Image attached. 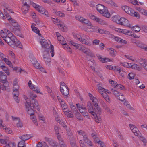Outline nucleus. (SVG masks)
<instances>
[{
    "label": "nucleus",
    "mask_w": 147,
    "mask_h": 147,
    "mask_svg": "<svg viewBox=\"0 0 147 147\" xmlns=\"http://www.w3.org/2000/svg\"><path fill=\"white\" fill-rule=\"evenodd\" d=\"M96 8L97 11L103 16L107 18L110 17V14L106 7L100 4H98L96 6Z\"/></svg>",
    "instance_id": "obj_1"
},
{
    "label": "nucleus",
    "mask_w": 147,
    "mask_h": 147,
    "mask_svg": "<svg viewBox=\"0 0 147 147\" xmlns=\"http://www.w3.org/2000/svg\"><path fill=\"white\" fill-rule=\"evenodd\" d=\"M60 91L65 98H67L69 94L68 87L63 82L60 83Z\"/></svg>",
    "instance_id": "obj_2"
},
{
    "label": "nucleus",
    "mask_w": 147,
    "mask_h": 147,
    "mask_svg": "<svg viewBox=\"0 0 147 147\" xmlns=\"http://www.w3.org/2000/svg\"><path fill=\"white\" fill-rule=\"evenodd\" d=\"M88 111L89 113H91L94 117V119L97 123L102 121V119L100 116L97 115L93 111L94 109L92 105L88 107Z\"/></svg>",
    "instance_id": "obj_3"
},
{
    "label": "nucleus",
    "mask_w": 147,
    "mask_h": 147,
    "mask_svg": "<svg viewBox=\"0 0 147 147\" xmlns=\"http://www.w3.org/2000/svg\"><path fill=\"white\" fill-rule=\"evenodd\" d=\"M23 5L22 8V10L24 14L26 13L29 9L30 5L31 4V0H23Z\"/></svg>",
    "instance_id": "obj_4"
},
{
    "label": "nucleus",
    "mask_w": 147,
    "mask_h": 147,
    "mask_svg": "<svg viewBox=\"0 0 147 147\" xmlns=\"http://www.w3.org/2000/svg\"><path fill=\"white\" fill-rule=\"evenodd\" d=\"M26 103L29 102L30 103V107H32L33 108H36L37 110H39V109L38 107V104L37 100L34 98H32L31 100L29 101V99L28 98L26 99Z\"/></svg>",
    "instance_id": "obj_5"
},
{
    "label": "nucleus",
    "mask_w": 147,
    "mask_h": 147,
    "mask_svg": "<svg viewBox=\"0 0 147 147\" xmlns=\"http://www.w3.org/2000/svg\"><path fill=\"white\" fill-rule=\"evenodd\" d=\"M77 132L80 135L83 136V140L89 146H91L92 145V142L88 139L87 134L85 132L82 130L78 131Z\"/></svg>",
    "instance_id": "obj_6"
},
{
    "label": "nucleus",
    "mask_w": 147,
    "mask_h": 147,
    "mask_svg": "<svg viewBox=\"0 0 147 147\" xmlns=\"http://www.w3.org/2000/svg\"><path fill=\"white\" fill-rule=\"evenodd\" d=\"M76 18L80 21L82 24H87L88 26H90V28H92V26L91 23L87 19H86L83 17L80 16H76Z\"/></svg>",
    "instance_id": "obj_7"
},
{
    "label": "nucleus",
    "mask_w": 147,
    "mask_h": 147,
    "mask_svg": "<svg viewBox=\"0 0 147 147\" xmlns=\"http://www.w3.org/2000/svg\"><path fill=\"white\" fill-rule=\"evenodd\" d=\"M30 103L29 102L25 103V106L26 107V110L27 111V113L30 116L34 115V111L33 109L34 108L30 107Z\"/></svg>",
    "instance_id": "obj_8"
},
{
    "label": "nucleus",
    "mask_w": 147,
    "mask_h": 147,
    "mask_svg": "<svg viewBox=\"0 0 147 147\" xmlns=\"http://www.w3.org/2000/svg\"><path fill=\"white\" fill-rule=\"evenodd\" d=\"M132 42L135 44L138 47L147 51V45L142 42L140 41H137L136 42L132 41Z\"/></svg>",
    "instance_id": "obj_9"
},
{
    "label": "nucleus",
    "mask_w": 147,
    "mask_h": 147,
    "mask_svg": "<svg viewBox=\"0 0 147 147\" xmlns=\"http://www.w3.org/2000/svg\"><path fill=\"white\" fill-rule=\"evenodd\" d=\"M120 25H124L129 28H131V25L129 24V21L124 18H120Z\"/></svg>",
    "instance_id": "obj_10"
},
{
    "label": "nucleus",
    "mask_w": 147,
    "mask_h": 147,
    "mask_svg": "<svg viewBox=\"0 0 147 147\" xmlns=\"http://www.w3.org/2000/svg\"><path fill=\"white\" fill-rule=\"evenodd\" d=\"M121 7L126 13L130 15L132 12L134 11L133 9L127 6H123Z\"/></svg>",
    "instance_id": "obj_11"
},
{
    "label": "nucleus",
    "mask_w": 147,
    "mask_h": 147,
    "mask_svg": "<svg viewBox=\"0 0 147 147\" xmlns=\"http://www.w3.org/2000/svg\"><path fill=\"white\" fill-rule=\"evenodd\" d=\"M68 134V136L70 137L69 138L70 141L71 146L72 147H77L75 139L73 137L72 134L70 133L69 134V133Z\"/></svg>",
    "instance_id": "obj_12"
},
{
    "label": "nucleus",
    "mask_w": 147,
    "mask_h": 147,
    "mask_svg": "<svg viewBox=\"0 0 147 147\" xmlns=\"http://www.w3.org/2000/svg\"><path fill=\"white\" fill-rule=\"evenodd\" d=\"M28 84L29 88L30 89H32L34 91L37 93H40V90L37 87L35 86L34 85L32 84L31 80L29 81Z\"/></svg>",
    "instance_id": "obj_13"
},
{
    "label": "nucleus",
    "mask_w": 147,
    "mask_h": 147,
    "mask_svg": "<svg viewBox=\"0 0 147 147\" xmlns=\"http://www.w3.org/2000/svg\"><path fill=\"white\" fill-rule=\"evenodd\" d=\"M2 83L3 85H0V89L1 88L3 90H6L9 89V84L7 81H6L5 82Z\"/></svg>",
    "instance_id": "obj_14"
},
{
    "label": "nucleus",
    "mask_w": 147,
    "mask_h": 147,
    "mask_svg": "<svg viewBox=\"0 0 147 147\" xmlns=\"http://www.w3.org/2000/svg\"><path fill=\"white\" fill-rule=\"evenodd\" d=\"M129 126L130 127L132 131L134 133V135L136 136H138L139 134L138 133V131H139L137 128L135 127L134 125L131 124H129Z\"/></svg>",
    "instance_id": "obj_15"
},
{
    "label": "nucleus",
    "mask_w": 147,
    "mask_h": 147,
    "mask_svg": "<svg viewBox=\"0 0 147 147\" xmlns=\"http://www.w3.org/2000/svg\"><path fill=\"white\" fill-rule=\"evenodd\" d=\"M42 39V40L40 41V43L42 47L46 49L49 48L50 47L49 45L47 40Z\"/></svg>",
    "instance_id": "obj_16"
},
{
    "label": "nucleus",
    "mask_w": 147,
    "mask_h": 147,
    "mask_svg": "<svg viewBox=\"0 0 147 147\" xmlns=\"http://www.w3.org/2000/svg\"><path fill=\"white\" fill-rule=\"evenodd\" d=\"M0 80H1L2 82H5L7 81V76L5 73L2 71H0Z\"/></svg>",
    "instance_id": "obj_17"
},
{
    "label": "nucleus",
    "mask_w": 147,
    "mask_h": 147,
    "mask_svg": "<svg viewBox=\"0 0 147 147\" xmlns=\"http://www.w3.org/2000/svg\"><path fill=\"white\" fill-rule=\"evenodd\" d=\"M31 61L32 64L36 68H38L40 67V64L38 63L36 59H32Z\"/></svg>",
    "instance_id": "obj_18"
},
{
    "label": "nucleus",
    "mask_w": 147,
    "mask_h": 147,
    "mask_svg": "<svg viewBox=\"0 0 147 147\" xmlns=\"http://www.w3.org/2000/svg\"><path fill=\"white\" fill-rule=\"evenodd\" d=\"M13 120V121L17 120L18 123H17L16 125L18 127H21L22 126V123L20 122V119L18 117H15L13 116H12Z\"/></svg>",
    "instance_id": "obj_19"
},
{
    "label": "nucleus",
    "mask_w": 147,
    "mask_h": 147,
    "mask_svg": "<svg viewBox=\"0 0 147 147\" xmlns=\"http://www.w3.org/2000/svg\"><path fill=\"white\" fill-rule=\"evenodd\" d=\"M8 20L11 24H12V25L14 27H18V26H19L17 22L14 19L12 18L11 17H10L8 19Z\"/></svg>",
    "instance_id": "obj_20"
},
{
    "label": "nucleus",
    "mask_w": 147,
    "mask_h": 147,
    "mask_svg": "<svg viewBox=\"0 0 147 147\" xmlns=\"http://www.w3.org/2000/svg\"><path fill=\"white\" fill-rule=\"evenodd\" d=\"M113 20L117 23L119 24L120 22V18L118 15H115L112 17Z\"/></svg>",
    "instance_id": "obj_21"
},
{
    "label": "nucleus",
    "mask_w": 147,
    "mask_h": 147,
    "mask_svg": "<svg viewBox=\"0 0 147 147\" xmlns=\"http://www.w3.org/2000/svg\"><path fill=\"white\" fill-rule=\"evenodd\" d=\"M30 138V135L27 134H24L22 136H20L19 137V138L20 139H21L22 140L24 141L27 140Z\"/></svg>",
    "instance_id": "obj_22"
},
{
    "label": "nucleus",
    "mask_w": 147,
    "mask_h": 147,
    "mask_svg": "<svg viewBox=\"0 0 147 147\" xmlns=\"http://www.w3.org/2000/svg\"><path fill=\"white\" fill-rule=\"evenodd\" d=\"M17 40V39L15 36H12V37H11V40L9 44V45L13 47L14 46L16 41Z\"/></svg>",
    "instance_id": "obj_23"
},
{
    "label": "nucleus",
    "mask_w": 147,
    "mask_h": 147,
    "mask_svg": "<svg viewBox=\"0 0 147 147\" xmlns=\"http://www.w3.org/2000/svg\"><path fill=\"white\" fill-rule=\"evenodd\" d=\"M58 41H59L63 45L66 44V41L64 37L62 36H60V37L57 39Z\"/></svg>",
    "instance_id": "obj_24"
},
{
    "label": "nucleus",
    "mask_w": 147,
    "mask_h": 147,
    "mask_svg": "<svg viewBox=\"0 0 147 147\" xmlns=\"http://www.w3.org/2000/svg\"><path fill=\"white\" fill-rule=\"evenodd\" d=\"M111 90L113 94L117 97L120 96V95L121 94V93L113 88H112Z\"/></svg>",
    "instance_id": "obj_25"
},
{
    "label": "nucleus",
    "mask_w": 147,
    "mask_h": 147,
    "mask_svg": "<svg viewBox=\"0 0 147 147\" xmlns=\"http://www.w3.org/2000/svg\"><path fill=\"white\" fill-rule=\"evenodd\" d=\"M109 49L110 55L112 57H115V51L116 52V51L113 48H109Z\"/></svg>",
    "instance_id": "obj_26"
},
{
    "label": "nucleus",
    "mask_w": 147,
    "mask_h": 147,
    "mask_svg": "<svg viewBox=\"0 0 147 147\" xmlns=\"http://www.w3.org/2000/svg\"><path fill=\"white\" fill-rule=\"evenodd\" d=\"M15 46L18 47L21 49H22L23 47V46L22 45V44L20 42V41H18L17 39L16 41L15 44L14 45V46H13V47H14Z\"/></svg>",
    "instance_id": "obj_27"
},
{
    "label": "nucleus",
    "mask_w": 147,
    "mask_h": 147,
    "mask_svg": "<svg viewBox=\"0 0 147 147\" xmlns=\"http://www.w3.org/2000/svg\"><path fill=\"white\" fill-rule=\"evenodd\" d=\"M130 16L136 17L138 19L140 18V15L137 12L135 11L134 10V11L132 12Z\"/></svg>",
    "instance_id": "obj_28"
},
{
    "label": "nucleus",
    "mask_w": 147,
    "mask_h": 147,
    "mask_svg": "<svg viewBox=\"0 0 147 147\" xmlns=\"http://www.w3.org/2000/svg\"><path fill=\"white\" fill-rule=\"evenodd\" d=\"M4 62L9 67H13V65L11 62L6 57L3 60Z\"/></svg>",
    "instance_id": "obj_29"
},
{
    "label": "nucleus",
    "mask_w": 147,
    "mask_h": 147,
    "mask_svg": "<svg viewBox=\"0 0 147 147\" xmlns=\"http://www.w3.org/2000/svg\"><path fill=\"white\" fill-rule=\"evenodd\" d=\"M97 22L102 25H107V23L105 21L99 18H97Z\"/></svg>",
    "instance_id": "obj_30"
},
{
    "label": "nucleus",
    "mask_w": 147,
    "mask_h": 147,
    "mask_svg": "<svg viewBox=\"0 0 147 147\" xmlns=\"http://www.w3.org/2000/svg\"><path fill=\"white\" fill-rule=\"evenodd\" d=\"M92 100L93 103V105L95 107L97 106L98 105V101L97 99L95 97H93Z\"/></svg>",
    "instance_id": "obj_31"
},
{
    "label": "nucleus",
    "mask_w": 147,
    "mask_h": 147,
    "mask_svg": "<svg viewBox=\"0 0 147 147\" xmlns=\"http://www.w3.org/2000/svg\"><path fill=\"white\" fill-rule=\"evenodd\" d=\"M138 137L139 138L140 140L143 142L144 145V146H146L147 142L146 139L144 137L142 136L141 134V135H139V136Z\"/></svg>",
    "instance_id": "obj_32"
},
{
    "label": "nucleus",
    "mask_w": 147,
    "mask_h": 147,
    "mask_svg": "<svg viewBox=\"0 0 147 147\" xmlns=\"http://www.w3.org/2000/svg\"><path fill=\"white\" fill-rule=\"evenodd\" d=\"M115 87L117 88V89L119 90H125V87L121 84H117L115 86Z\"/></svg>",
    "instance_id": "obj_33"
},
{
    "label": "nucleus",
    "mask_w": 147,
    "mask_h": 147,
    "mask_svg": "<svg viewBox=\"0 0 147 147\" xmlns=\"http://www.w3.org/2000/svg\"><path fill=\"white\" fill-rule=\"evenodd\" d=\"M80 41L83 44H85L86 45L88 46H90V44L88 42V41L84 38L82 39V38Z\"/></svg>",
    "instance_id": "obj_34"
},
{
    "label": "nucleus",
    "mask_w": 147,
    "mask_h": 147,
    "mask_svg": "<svg viewBox=\"0 0 147 147\" xmlns=\"http://www.w3.org/2000/svg\"><path fill=\"white\" fill-rule=\"evenodd\" d=\"M102 96L103 98H104L107 102L109 101V98L108 96V95L107 93L105 92L104 93H102Z\"/></svg>",
    "instance_id": "obj_35"
},
{
    "label": "nucleus",
    "mask_w": 147,
    "mask_h": 147,
    "mask_svg": "<svg viewBox=\"0 0 147 147\" xmlns=\"http://www.w3.org/2000/svg\"><path fill=\"white\" fill-rule=\"evenodd\" d=\"M1 69H2L8 76H9L10 75L9 70L8 68L7 67H6L5 66L4 67H2Z\"/></svg>",
    "instance_id": "obj_36"
},
{
    "label": "nucleus",
    "mask_w": 147,
    "mask_h": 147,
    "mask_svg": "<svg viewBox=\"0 0 147 147\" xmlns=\"http://www.w3.org/2000/svg\"><path fill=\"white\" fill-rule=\"evenodd\" d=\"M55 13L57 16L60 17H64L65 16V15L64 13L59 11H56L55 12Z\"/></svg>",
    "instance_id": "obj_37"
},
{
    "label": "nucleus",
    "mask_w": 147,
    "mask_h": 147,
    "mask_svg": "<svg viewBox=\"0 0 147 147\" xmlns=\"http://www.w3.org/2000/svg\"><path fill=\"white\" fill-rule=\"evenodd\" d=\"M37 10L38 12H40V13H45V12L46 11L45 9L43 7H40L38 8V9H37Z\"/></svg>",
    "instance_id": "obj_38"
},
{
    "label": "nucleus",
    "mask_w": 147,
    "mask_h": 147,
    "mask_svg": "<svg viewBox=\"0 0 147 147\" xmlns=\"http://www.w3.org/2000/svg\"><path fill=\"white\" fill-rule=\"evenodd\" d=\"M76 116L77 117V119L79 120H82L83 118L82 117L81 114L78 112H77V113H75Z\"/></svg>",
    "instance_id": "obj_39"
},
{
    "label": "nucleus",
    "mask_w": 147,
    "mask_h": 147,
    "mask_svg": "<svg viewBox=\"0 0 147 147\" xmlns=\"http://www.w3.org/2000/svg\"><path fill=\"white\" fill-rule=\"evenodd\" d=\"M25 141L22 140L18 144V147H22L26 146L25 145Z\"/></svg>",
    "instance_id": "obj_40"
},
{
    "label": "nucleus",
    "mask_w": 147,
    "mask_h": 147,
    "mask_svg": "<svg viewBox=\"0 0 147 147\" xmlns=\"http://www.w3.org/2000/svg\"><path fill=\"white\" fill-rule=\"evenodd\" d=\"M103 107L107 112H109L111 114L113 113V112L112 110H111L110 108L106 105L105 104L103 106Z\"/></svg>",
    "instance_id": "obj_41"
},
{
    "label": "nucleus",
    "mask_w": 147,
    "mask_h": 147,
    "mask_svg": "<svg viewBox=\"0 0 147 147\" xmlns=\"http://www.w3.org/2000/svg\"><path fill=\"white\" fill-rule=\"evenodd\" d=\"M89 16L92 19L97 22V18H99L95 16L94 15H92L90 13L89 15Z\"/></svg>",
    "instance_id": "obj_42"
},
{
    "label": "nucleus",
    "mask_w": 147,
    "mask_h": 147,
    "mask_svg": "<svg viewBox=\"0 0 147 147\" xmlns=\"http://www.w3.org/2000/svg\"><path fill=\"white\" fill-rule=\"evenodd\" d=\"M50 53L52 57L54 56V47L53 45H51L50 46Z\"/></svg>",
    "instance_id": "obj_43"
},
{
    "label": "nucleus",
    "mask_w": 147,
    "mask_h": 147,
    "mask_svg": "<svg viewBox=\"0 0 147 147\" xmlns=\"http://www.w3.org/2000/svg\"><path fill=\"white\" fill-rule=\"evenodd\" d=\"M67 112H65L66 113L65 114L67 116L69 117L72 118L74 117V115L71 111H69L68 110H67Z\"/></svg>",
    "instance_id": "obj_44"
},
{
    "label": "nucleus",
    "mask_w": 147,
    "mask_h": 147,
    "mask_svg": "<svg viewBox=\"0 0 147 147\" xmlns=\"http://www.w3.org/2000/svg\"><path fill=\"white\" fill-rule=\"evenodd\" d=\"M135 76V74L133 73H130L128 75V78L130 80L133 79Z\"/></svg>",
    "instance_id": "obj_45"
},
{
    "label": "nucleus",
    "mask_w": 147,
    "mask_h": 147,
    "mask_svg": "<svg viewBox=\"0 0 147 147\" xmlns=\"http://www.w3.org/2000/svg\"><path fill=\"white\" fill-rule=\"evenodd\" d=\"M132 28L134 29V30L135 32H138L140 30V28L138 26H133Z\"/></svg>",
    "instance_id": "obj_46"
},
{
    "label": "nucleus",
    "mask_w": 147,
    "mask_h": 147,
    "mask_svg": "<svg viewBox=\"0 0 147 147\" xmlns=\"http://www.w3.org/2000/svg\"><path fill=\"white\" fill-rule=\"evenodd\" d=\"M131 67L132 69H136L138 70H140V67H139L136 64H135L131 65Z\"/></svg>",
    "instance_id": "obj_47"
},
{
    "label": "nucleus",
    "mask_w": 147,
    "mask_h": 147,
    "mask_svg": "<svg viewBox=\"0 0 147 147\" xmlns=\"http://www.w3.org/2000/svg\"><path fill=\"white\" fill-rule=\"evenodd\" d=\"M6 147H16V146L14 143L10 142L7 145H6Z\"/></svg>",
    "instance_id": "obj_48"
},
{
    "label": "nucleus",
    "mask_w": 147,
    "mask_h": 147,
    "mask_svg": "<svg viewBox=\"0 0 147 147\" xmlns=\"http://www.w3.org/2000/svg\"><path fill=\"white\" fill-rule=\"evenodd\" d=\"M31 28L32 30L36 34L38 33H39V32H40L39 30L37 28L33 26L32 25L31 26Z\"/></svg>",
    "instance_id": "obj_49"
},
{
    "label": "nucleus",
    "mask_w": 147,
    "mask_h": 147,
    "mask_svg": "<svg viewBox=\"0 0 147 147\" xmlns=\"http://www.w3.org/2000/svg\"><path fill=\"white\" fill-rule=\"evenodd\" d=\"M113 70L115 71H119V74H120V73L121 72L120 68L116 66L113 67Z\"/></svg>",
    "instance_id": "obj_50"
},
{
    "label": "nucleus",
    "mask_w": 147,
    "mask_h": 147,
    "mask_svg": "<svg viewBox=\"0 0 147 147\" xmlns=\"http://www.w3.org/2000/svg\"><path fill=\"white\" fill-rule=\"evenodd\" d=\"M57 98L58 100L60 103V104L61 106L63 105H64L66 104L64 101L60 97L58 96H57Z\"/></svg>",
    "instance_id": "obj_51"
},
{
    "label": "nucleus",
    "mask_w": 147,
    "mask_h": 147,
    "mask_svg": "<svg viewBox=\"0 0 147 147\" xmlns=\"http://www.w3.org/2000/svg\"><path fill=\"white\" fill-rule=\"evenodd\" d=\"M100 85L102 86V84H99L97 85V86L98 87V89L99 90H103L104 91H106V89H104L101 86H100Z\"/></svg>",
    "instance_id": "obj_52"
},
{
    "label": "nucleus",
    "mask_w": 147,
    "mask_h": 147,
    "mask_svg": "<svg viewBox=\"0 0 147 147\" xmlns=\"http://www.w3.org/2000/svg\"><path fill=\"white\" fill-rule=\"evenodd\" d=\"M95 107V108H94V109H96V110L98 111L99 112V115H97L100 116V115L102 111L101 108L100 107L98 106V105L97 106Z\"/></svg>",
    "instance_id": "obj_53"
},
{
    "label": "nucleus",
    "mask_w": 147,
    "mask_h": 147,
    "mask_svg": "<svg viewBox=\"0 0 147 147\" xmlns=\"http://www.w3.org/2000/svg\"><path fill=\"white\" fill-rule=\"evenodd\" d=\"M54 129L55 133L57 135H60L59 133V129L58 127L57 126H55L54 127Z\"/></svg>",
    "instance_id": "obj_54"
},
{
    "label": "nucleus",
    "mask_w": 147,
    "mask_h": 147,
    "mask_svg": "<svg viewBox=\"0 0 147 147\" xmlns=\"http://www.w3.org/2000/svg\"><path fill=\"white\" fill-rule=\"evenodd\" d=\"M49 143L50 145L53 147H55L56 145L55 142L52 139L50 141Z\"/></svg>",
    "instance_id": "obj_55"
},
{
    "label": "nucleus",
    "mask_w": 147,
    "mask_h": 147,
    "mask_svg": "<svg viewBox=\"0 0 147 147\" xmlns=\"http://www.w3.org/2000/svg\"><path fill=\"white\" fill-rule=\"evenodd\" d=\"M57 138L59 140V143L64 141L63 139L61 137L60 135H57Z\"/></svg>",
    "instance_id": "obj_56"
},
{
    "label": "nucleus",
    "mask_w": 147,
    "mask_h": 147,
    "mask_svg": "<svg viewBox=\"0 0 147 147\" xmlns=\"http://www.w3.org/2000/svg\"><path fill=\"white\" fill-rule=\"evenodd\" d=\"M60 122L59 124H61L63 127H65L66 128L67 131L68 130V128L67 127V126L66 125V124L65 122H63L62 121Z\"/></svg>",
    "instance_id": "obj_57"
},
{
    "label": "nucleus",
    "mask_w": 147,
    "mask_h": 147,
    "mask_svg": "<svg viewBox=\"0 0 147 147\" xmlns=\"http://www.w3.org/2000/svg\"><path fill=\"white\" fill-rule=\"evenodd\" d=\"M111 61V60L108 58H103V59H102V63H105Z\"/></svg>",
    "instance_id": "obj_58"
},
{
    "label": "nucleus",
    "mask_w": 147,
    "mask_h": 147,
    "mask_svg": "<svg viewBox=\"0 0 147 147\" xmlns=\"http://www.w3.org/2000/svg\"><path fill=\"white\" fill-rule=\"evenodd\" d=\"M121 96H120L119 97H118V98L119 99L122 101H123L125 100V98L123 95L122 94H121L120 95Z\"/></svg>",
    "instance_id": "obj_59"
},
{
    "label": "nucleus",
    "mask_w": 147,
    "mask_h": 147,
    "mask_svg": "<svg viewBox=\"0 0 147 147\" xmlns=\"http://www.w3.org/2000/svg\"><path fill=\"white\" fill-rule=\"evenodd\" d=\"M61 107L63 108V110L64 112H67V111H65V110L67 109L68 108V106L66 104L64 105H63L61 106Z\"/></svg>",
    "instance_id": "obj_60"
},
{
    "label": "nucleus",
    "mask_w": 147,
    "mask_h": 147,
    "mask_svg": "<svg viewBox=\"0 0 147 147\" xmlns=\"http://www.w3.org/2000/svg\"><path fill=\"white\" fill-rule=\"evenodd\" d=\"M86 54H87V55L92 57H94V55L91 52L90 50L88 51Z\"/></svg>",
    "instance_id": "obj_61"
},
{
    "label": "nucleus",
    "mask_w": 147,
    "mask_h": 147,
    "mask_svg": "<svg viewBox=\"0 0 147 147\" xmlns=\"http://www.w3.org/2000/svg\"><path fill=\"white\" fill-rule=\"evenodd\" d=\"M13 94L14 96H18L19 94L18 91L13 90Z\"/></svg>",
    "instance_id": "obj_62"
},
{
    "label": "nucleus",
    "mask_w": 147,
    "mask_h": 147,
    "mask_svg": "<svg viewBox=\"0 0 147 147\" xmlns=\"http://www.w3.org/2000/svg\"><path fill=\"white\" fill-rule=\"evenodd\" d=\"M77 48V49H78L79 50L81 51L82 52H83V51L84 50V49L85 48L83 46L80 45L79 44V45L78 46Z\"/></svg>",
    "instance_id": "obj_63"
},
{
    "label": "nucleus",
    "mask_w": 147,
    "mask_h": 147,
    "mask_svg": "<svg viewBox=\"0 0 147 147\" xmlns=\"http://www.w3.org/2000/svg\"><path fill=\"white\" fill-rule=\"evenodd\" d=\"M100 40H98L95 39L93 42V44L97 45L99 44Z\"/></svg>",
    "instance_id": "obj_64"
}]
</instances>
